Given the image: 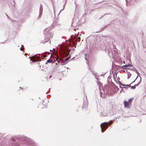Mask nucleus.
I'll list each match as a JSON object with an SVG mask.
<instances>
[{
	"label": "nucleus",
	"mask_w": 146,
	"mask_h": 146,
	"mask_svg": "<svg viewBox=\"0 0 146 146\" xmlns=\"http://www.w3.org/2000/svg\"><path fill=\"white\" fill-rule=\"evenodd\" d=\"M90 36H89L88 37L86 40V42L88 43V44H89L90 48L89 49V50L86 53H85L84 54L85 55V59L87 61L86 63L89 67V69L90 70L88 62L89 59H91V49L90 46L91 42L90 41Z\"/></svg>",
	"instance_id": "nucleus-1"
},
{
	"label": "nucleus",
	"mask_w": 146,
	"mask_h": 146,
	"mask_svg": "<svg viewBox=\"0 0 146 146\" xmlns=\"http://www.w3.org/2000/svg\"><path fill=\"white\" fill-rule=\"evenodd\" d=\"M112 122V121L111 120L110 122V123L108 122H104L102 123L100 125L102 132H103L105 131V129H107L108 126H110Z\"/></svg>",
	"instance_id": "nucleus-2"
},
{
	"label": "nucleus",
	"mask_w": 146,
	"mask_h": 146,
	"mask_svg": "<svg viewBox=\"0 0 146 146\" xmlns=\"http://www.w3.org/2000/svg\"><path fill=\"white\" fill-rule=\"evenodd\" d=\"M119 83L120 85H122V86H128V87H131V89H135V88H136V86L138 85V84H135L133 86H131V85L133 83V82H134V81L133 82H132V83H131L130 85H124V84H122V83H121L119 81Z\"/></svg>",
	"instance_id": "nucleus-3"
},
{
	"label": "nucleus",
	"mask_w": 146,
	"mask_h": 146,
	"mask_svg": "<svg viewBox=\"0 0 146 146\" xmlns=\"http://www.w3.org/2000/svg\"><path fill=\"white\" fill-rule=\"evenodd\" d=\"M124 105V106L125 108H129L130 107V106L131 105L130 103H129L128 101L124 100L123 102Z\"/></svg>",
	"instance_id": "nucleus-4"
},
{
	"label": "nucleus",
	"mask_w": 146,
	"mask_h": 146,
	"mask_svg": "<svg viewBox=\"0 0 146 146\" xmlns=\"http://www.w3.org/2000/svg\"><path fill=\"white\" fill-rule=\"evenodd\" d=\"M88 106V103L87 101H85L83 102V106H82V108L83 110L85 109L86 110V109L87 108Z\"/></svg>",
	"instance_id": "nucleus-5"
},
{
	"label": "nucleus",
	"mask_w": 146,
	"mask_h": 146,
	"mask_svg": "<svg viewBox=\"0 0 146 146\" xmlns=\"http://www.w3.org/2000/svg\"><path fill=\"white\" fill-rule=\"evenodd\" d=\"M43 10V6L42 4H40V7L39 8V15H41L42 14Z\"/></svg>",
	"instance_id": "nucleus-6"
},
{
	"label": "nucleus",
	"mask_w": 146,
	"mask_h": 146,
	"mask_svg": "<svg viewBox=\"0 0 146 146\" xmlns=\"http://www.w3.org/2000/svg\"><path fill=\"white\" fill-rule=\"evenodd\" d=\"M70 50H65L64 51V54L66 56H67L69 54Z\"/></svg>",
	"instance_id": "nucleus-7"
},
{
	"label": "nucleus",
	"mask_w": 146,
	"mask_h": 146,
	"mask_svg": "<svg viewBox=\"0 0 146 146\" xmlns=\"http://www.w3.org/2000/svg\"><path fill=\"white\" fill-rule=\"evenodd\" d=\"M51 62H52H52V60L51 59H49L47 60L46 62L45 63V64H47L48 63H50Z\"/></svg>",
	"instance_id": "nucleus-8"
},
{
	"label": "nucleus",
	"mask_w": 146,
	"mask_h": 146,
	"mask_svg": "<svg viewBox=\"0 0 146 146\" xmlns=\"http://www.w3.org/2000/svg\"><path fill=\"white\" fill-rule=\"evenodd\" d=\"M67 62H66V61H65V60H63V61H61V64L64 65L65 64H66Z\"/></svg>",
	"instance_id": "nucleus-9"
},
{
	"label": "nucleus",
	"mask_w": 146,
	"mask_h": 146,
	"mask_svg": "<svg viewBox=\"0 0 146 146\" xmlns=\"http://www.w3.org/2000/svg\"><path fill=\"white\" fill-rule=\"evenodd\" d=\"M133 98H130V99H129L128 102H129V103H130V104H132V100H133Z\"/></svg>",
	"instance_id": "nucleus-10"
},
{
	"label": "nucleus",
	"mask_w": 146,
	"mask_h": 146,
	"mask_svg": "<svg viewBox=\"0 0 146 146\" xmlns=\"http://www.w3.org/2000/svg\"><path fill=\"white\" fill-rule=\"evenodd\" d=\"M71 36L72 37V41H74V39H76V37L74 36L73 35H72Z\"/></svg>",
	"instance_id": "nucleus-11"
},
{
	"label": "nucleus",
	"mask_w": 146,
	"mask_h": 146,
	"mask_svg": "<svg viewBox=\"0 0 146 146\" xmlns=\"http://www.w3.org/2000/svg\"><path fill=\"white\" fill-rule=\"evenodd\" d=\"M131 64H129L125 65V66H126V68H127V67H129V66H131Z\"/></svg>",
	"instance_id": "nucleus-12"
},
{
	"label": "nucleus",
	"mask_w": 146,
	"mask_h": 146,
	"mask_svg": "<svg viewBox=\"0 0 146 146\" xmlns=\"http://www.w3.org/2000/svg\"><path fill=\"white\" fill-rule=\"evenodd\" d=\"M80 37H79L76 40V41H77L78 40V42H79L80 41Z\"/></svg>",
	"instance_id": "nucleus-13"
},
{
	"label": "nucleus",
	"mask_w": 146,
	"mask_h": 146,
	"mask_svg": "<svg viewBox=\"0 0 146 146\" xmlns=\"http://www.w3.org/2000/svg\"><path fill=\"white\" fill-rule=\"evenodd\" d=\"M75 23L74 21H72L71 25L72 26L74 25Z\"/></svg>",
	"instance_id": "nucleus-14"
},
{
	"label": "nucleus",
	"mask_w": 146,
	"mask_h": 146,
	"mask_svg": "<svg viewBox=\"0 0 146 146\" xmlns=\"http://www.w3.org/2000/svg\"><path fill=\"white\" fill-rule=\"evenodd\" d=\"M66 4V3H65L64 4V5H63V9H62L60 11H62V10H64V9L65 7V6Z\"/></svg>",
	"instance_id": "nucleus-15"
},
{
	"label": "nucleus",
	"mask_w": 146,
	"mask_h": 146,
	"mask_svg": "<svg viewBox=\"0 0 146 146\" xmlns=\"http://www.w3.org/2000/svg\"><path fill=\"white\" fill-rule=\"evenodd\" d=\"M24 46L23 45H22L21 47L20 48V50H23V49L24 48Z\"/></svg>",
	"instance_id": "nucleus-16"
},
{
	"label": "nucleus",
	"mask_w": 146,
	"mask_h": 146,
	"mask_svg": "<svg viewBox=\"0 0 146 146\" xmlns=\"http://www.w3.org/2000/svg\"><path fill=\"white\" fill-rule=\"evenodd\" d=\"M69 58L68 57V58H65L64 60H65V61H66V62H67V61L69 60Z\"/></svg>",
	"instance_id": "nucleus-17"
},
{
	"label": "nucleus",
	"mask_w": 146,
	"mask_h": 146,
	"mask_svg": "<svg viewBox=\"0 0 146 146\" xmlns=\"http://www.w3.org/2000/svg\"><path fill=\"white\" fill-rule=\"evenodd\" d=\"M122 68L123 69H125L126 68V66H125V65L122 66Z\"/></svg>",
	"instance_id": "nucleus-18"
},
{
	"label": "nucleus",
	"mask_w": 146,
	"mask_h": 146,
	"mask_svg": "<svg viewBox=\"0 0 146 146\" xmlns=\"http://www.w3.org/2000/svg\"><path fill=\"white\" fill-rule=\"evenodd\" d=\"M5 14L8 18H9L10 20L11 19V18L9 17V16L7 14Z\"/></svg>",
	"instance_id": "nucleus-19"
},
{
	"label": "nucleus",
	"mask_w": 146,
	"mask_h": 146,
	"mask_svg": "<svg viewBox=\"0 0 146 146\" xmlns=\"http://www.w3.org/2000/svg\"><path fill=\"white\" fill-rule=\"evenodd\" d=\"M44 54H45L46 53H47L48 54H50V52H44Z\"/></svg>",
	"instance_id": "nucleus-20"
},
{
	"label": "nucleus",
	"mask_w": 146,
	"mask_h": 146,
	"mask_svg": "<svg viewBox=\"0 0 146 146\" xmlns=\"http://www.w3.org/2000/svg\"><path fill=\"white\" fill-rule=\"evenodd\" d=\"M57 62H58V63H61V61H60V60H57ZM61 64V63H60V64Z\"/></svg>",
	"instance_id": "nucleus-21"
},
{
	"label": "nucleus",
	"mask_w": 146,
	"mask_h": 146,
	"mask_svg": "<svg viewBox=\"0 0 146 146\" xmlns=\"http://www.w3.org/2000/svg\"><path fill=\"white\" fill-rule=\"evenodd\" d=\"M12 140H13V141H15V139H14L13 138H12Z\"/></svg>",
	"instance_id": "nucleus-22"
},
{
	"label": "nucleus",
	"mask_w": 146,
	"mask_h": 146,
	"mask_svg": "<svg viewBox=\"0 0 146 146\" xmlns=\"http://www.w3.org/2000/svg\"><path fill=\"white\" fill-rule=\"evenodd\" d=\"M52 77V75H51L50 77H49V78H51V77Z\"/></svg>",
	"instance_id": "nucleus-23"
},
{
	"label": "nucleus",
	"mask_w": 146,
	"mask_h": 146,
	"mask_svg": "<svg viewBox=\"0 0 146 146\" xmlns=\"http://www.w3.org/2000/svg\"><path fill=\"white\" fill-rule=\"evenodd\" d=\"M21 89H23V88H21V87H20V89H21Z\"/></svg>",
	"instance_id": "nucleus-24"
},
{
	"label": "nucleus",
	"mask_w": 146,
	"mask_h": 146,
	"mask_svg": "<svg viewBox=\"0 0 146 146\" xmlns=\"http://www.w3.org/2000/svg\"><path fill=\"white\" fill-rule=\"evenodd\" d=\"M32 61H33V62H34V61H33V60H32ZM34 62H35V61H34Z\"/></svg>",
	"instance_id": "nucleus-25"
},
{
	"label": "nucleus",
	"mask_w": 146,
	"mask_h": 146,
	"mask_svg": "<svg viewBox=\"0 0 146 146\" xmlns=\"http://www.w3.org/2000/svg\"><path fill=\"white\" fill-rule=\"evenodd\" d=\"M53 49V50H55V48H54Z\"/></svg>",
	"instance_id": "nucleus-26"
},
{
	"label": "nucleus",
	"mask_w": 146,
	"mask_h": 146,
	"mask_svg": "<svg viewBox=\"0 0 146 146\" xmlns=\"http://www.w3.org/2000/svg\"><path fill=\"white\" fill-rule=\"evenodd\" d=\"M50 50V51H52V50Z\"/></svg>",
	"instance_id": "nucleus-27"
}]
</instances>
